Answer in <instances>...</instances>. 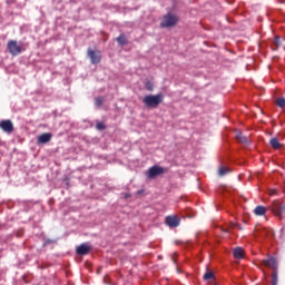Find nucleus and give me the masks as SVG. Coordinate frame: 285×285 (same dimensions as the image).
I'll use <instances>...</instances> for the list:
<instances>
[{"mask_svg":"<svg viewBox=\"0 0 285 285\" xmlns=\"http://www.w3.org/2000/svg\"><path fill=\"white\" fill-rule=\"evenodd\" d=\"M164 102V94L148 95L142 99V104L146 108H159V104Z\"/></svg>","mask_w":285,"mask_h":285,"instance_id":"f257e3e1","label":"nucleus"},{"mask_svg":"<svg viewBox=\"0 0 285 285\" xmlns=\"http://www.w3.org/2000/svg\"><path fill=\"white\" fill-rule=\"evenodd\" d=\"M179 21V18L173 13H167L164 16L163 21L160 22V28H175Z\"/></svg>","mask_w":285,"mask_h":285,"instance_id":"f03ea898","label":"nucleus"},{"mask_svg":"<svg viewBox=\"0 0 285 285\" xmlns=\"http://www.w3.org/2000/svg\"><path fill=\"white\" fill-rule=\"evenodd\" d=\"M8 51L12 57H17L23 52V48L17 42V40H9L7 45Z\"/></svg>","mask_w":285,"mask_h":285,"instance_id":"7ed1b4c3","label":"nucleus"},{"mask_svg":"<svg viewBox=\"0 0 285 285\" xmlns=\"http://www.w3.org/2000/svg\"><path fill=\"white\" fill-rule=\"evenodd\" d=\"M166 173V169L161 166L155 165L148 169L146 173V176L148 179H155V177H159V175H164Z\"/></svg>","mask_w":285,"mask_h":285,"instance_id":"20e7f679","label":"nucleus"},{"mask_svg":"<svg viewBox=\"0 0 285 285\" xmlns=\"http://www.w3.org/2000/svg\"><path fill=\"white\" fill-rule=\"evenodd\" d=\"M180 222L181 220L179 219V216H177V215L166 216V218H165V224L167 226H169V228H177V226H179Z\"/></svg>","mask_w":285,"mask_h":285,"instance_id":"39448f33","label":"nucleus"},{"mask_svg":"<svg viewBox=\"0 0 285 285\" xmlns=\"http://www.w3.org/2000/svg\"><path fill=\"white\" fill-rule=\"evenodd\" d=\"M0 128L1 130H3V132H7L8 135L14 132V125L12 124V120H2L0 122Z\"/></svg>","mask_w":285,"mask_h":285,"instance_id":"423d86ee","label":"nucleus"},{"mask_svg":"<svg viewBox=\"0 0 285 285\" xmlns=\"http://www.w3.org/2000/svg\"><path fill=\"white\" fill-rule=\"evenodd\" d=\"M88 57H89L91 63H94V65L101 62V53H97L92 49H88Z\"/></svg>","mask_w":285,"mask_h":285,"instance_id":"0eeeda50","label":"nucleus"},{"mask_svg":"<svg viewBox=\"0 0 285 285\" xmlns=\"http://www.w3.org/2000/svg\"><path fill=\"white\" fill-rule=\"evenodd\" d=\"M272 212L277 216L281 217L282 214L284 213V205L279 202H274L272 204Z\"/></svg>","mask_w":285,"mask_h":285,"instance_id":"6e6552de","label":"nucleus"},{"mask_svg":"<svg viewBox=\"0 0 285 285\" xmlns=\"http://www.w3.org/2000/svg\"><path fill=\"white\" fill-rule=\"evenodd\" d=\"M262 265L267 266V268H273V271H277V259H275V257L263 259Z\"/></svg>","mask_w":285,"mask_h":285,"instance_id":"1a4fd4ad","label":"nucleus"},{"mask_svg":"<svg viewBox=\"0 0 285 285\" xmlns=\"http://www.w3.org/2000/svg\"><path fill=\"white\" fill-rule=\"evenodd\" d=\"M52 140V134L50 132H45L38 136V144H50Z\"/></svg>","mask_w":285,"mask_h":285,"instance_id":"9d476101","label":"nucleus"},{"mask_svg":"<svg viewBox=\"0 0 285 285\" xmlns=\"http://www.w3.org/2000/svg\"><path fill=\"white\" fill-rule=\"evenodd\" d=\"M76 253L77 255H88V253H90V246L81 244L76 248Z\"/></svg>","mask_w":285,"mask_h":285,"instance_id":"9b49d317","label":"nucleus"},{"mask_svg":"<svg viewBox=\"0 0 285 285\" xmlns=\"http://www.w3.org/2000/svg\"><path fill=\"white\" fill-rule=\"evenodd\" d=\"M235 259H244V248L236 247L233 252Z\"/></svg>","mask_w":285,"mask_h":285,"instance_id":"f8f14e48","label":"nucleus"},{"mask_svg":"<svg viewBox=\"0 0 285 285\" xmlns=\"http://www.w3.org/2000/svg\"><path fill=\"white\" fill-rule=\"evenodd\" d=\"M254 214L257 215L258 217H262L263 215H266V207L258 205L254 209Z\"/></svg>","mask_w":285,"mask_h":285,"instance_id":"ddd939ff","label":"nucleus"},{"mask_svg":"<svg viewBox=\"0 0 285 285\" xmlns=\"http://www.w3.org/2000/svg\"><path fill=\"white\" fill-rule=\"evenodd\" d=\"M269 144H271L272 148H274L275 150H279L282 148V142H279V139H277V138H272L269 140Z\"/></svg>","mask_w":285,"mask_h":285,"instance_id":"4468645a","label":"nucleus"},{"mask_svg":"<svg viewBox=\"0 0 285 285\" xmlns=\"http://www.w3.org/2000/svg\"><path fill=\"white\" fill-rule=\"evenodd\" d=\"M116 41L119 43V46H128V38H126V35L124 33L116 38Z\"/></svg>","mask_w":285,"mask_h":285,"instance_id":"2eb2a0df","label":"nucleus"},{"mask_svg":"<svg viewBox=\"0 0 285 285\" xmlns=\"http://www.w3.org/2000/svg\"><path fill=\"white\" fill-rule=\"evenodd\" d=\"M237 226H239V224L237 223H230L229 226L227 228H222L223 233H228L229 235L233 234V229L237 228Z\"/></svg>","mask_w":285,"mask_h":285,"instance_id":"dca6fc26","label":"nucleus"},{"mask_svg":"<svg viewBox=\"0 0 285 285\" xmlns=\"http://www.w3.org/2000/svg\"><path fill=\"white\" fill-rule=\"evenodd\" d=\"M228 173H230L228 167H219V169H218L219 177H224L225 175H228Z\"/></svg>","mask_w":285,"mask_h":285,"instance_id":"f3484780","label":"nucleus"},{"mask_svg":"<svg viewBox=\"0 0 285 285\" xmlns=\"http://www.w3.org/2000/svg\"><path fill=\"white\" fill-rule=\"evenodd\" d=\"M236 139L239 141V144H248V139L242 134H237Z\"/></svg>","mask_w":285,"mask_h":285,"instance_id":"a211bd4d","label":"nucleus"},{"mask_svg":"<svg viewBox=\"0 0 285 285\" xmlns=\"http://www.w3.org/2000/svg\"><path fill=\"white\" fill-rule=\"evenodd\" d=\"M203 279L205 282H208V279H215V273H213V272L205 273L204 276H203Z\"/></svg>","mask_w":285,"mask_h":285,"instance_id":"6ab92c4d","label":"nucleus"},{"mask_svg":"<svg viewBox=\"0 0 285 285\" xmlns=\"http://www.w3.org/2000/svg\"><path fill=\"white\" fill-rule=\"evenodd\" d=\"M277 283H278L277 271H273V274H272V285H277Z\"/></svg>","mask_w":285,"mask_h":285,"instance_id":"aec40b11","label":"nucleus"},{"mask_svg":"<svg viewBox=\"0 0 285 285\" xmlns=\"http://www.w3.org/2000/svg\"><path fill=\"white\" fill-rule=\"evenodd\" d=\"M145 87L147 90H149V92H153L155 90V85H153V82H150V81H147L145 83Z\"/></svg>","mask_w":285,"mask_h":285,"instance_id":"412c9836","label":"nucleus"},{"mask_svg":"<svg viewBox=\"0 0 285 285\" xmlns=\"http://www.w3.org/2000/svg\"><path fill=\"white\" fill-rule=\"evenodd\" d=\"M276 105L278 106V108H285V98H278L276 100Z\"/></svg>","mask_w":285,"mask_h":285,"instance_id":"4be33fe9","label":"nucleus"},{"mask_svg":"<svg viewBox=\"0 0 285 285\" xmlns=\"http://www.w3.org/2000/svg\"><path fill=\"white\" fill-rule=\"evenodd\" d=\"M95 105L98 107V108H101V106L104 105V99L101 98H95Z\"/></svg>","mask_w":285,"mask_h":285,"instance_id":"5701e85b","label":"nucleus"},{"mask_svg":"<svg viewBox=\"0 0 285 285\" xmlns=\"http://www.w3.org/2000/svg\"><path fill=\"white\" fill-rule=\"evenodd\" d=\"M274 46H276V48H279V46H282V40L278 36H276L274 39Z\"/></svg>","mask_w":285,"mask_h":285,"instance_id":"b1692460","label":"nucleus"},{"mask_svg":"<svg viewBox=\"0 0 285 285\" xmlns=\"http://www.w3.org/2000/svg\"><path fill=\"white\" fill-rule=\"evenodd\" d=\"M96 128H97V130H106V124L97 122Z\"/></svg>","mask_w":285,"mask_h":285,"instance_id":"393cba45","label":"nucleus"},{"mask_svg":"<svg viewBox=\"0 0 285 285\" xmlns=\"http://www.w3.org/2000/svg\"><path fill=\"white\" fill-rule=\"evenodd\" d=\"M131 195L130 194H125V199H130Z\"/></svg>","mask_w":285,"mask_h":285,"instance_id":"a878e982","label":"nucleus"},{"mask_svg":"<svg viewBox=\"0 0 285 285\" xmlns=\"http://www.w3.org/2000/svg\"><path fill=\"white\" fill-rule=\"evenodd\" d=\"M237 228L238 230H244V228L240 225H238Z\"/></svg>","mask_w":285,"mask_h":285,"instance_id":"bb28decb","label":"nucleus"},{"mask_svg":"<svg viewBox=\"0 0 285 285\" xmlns=\"http://www.w3.org/2000/svg\"><path fill=\"white\" fill-rule=\"evenodd\" d=\"M144 191L142 190H138L137 191V195H141Z\"/></svg>","mask_w":285,"mask_h":285,"instance_id":"cd10ccee","label":"nucleus"},{"mask_svg":"<svg viewBox=\"0 0 285 285\" xmlns=\"http://www.w3.org/2000/svg\"><path fill=\"white\" fill-rule=\"evenodd\" d=\"M271 195H275V190H272V191H271Z\"/></svg>","mask_w":285,"mask_h":285,"instance_id":"c85d7f7f","label":"nucleus"}]
</instances>
